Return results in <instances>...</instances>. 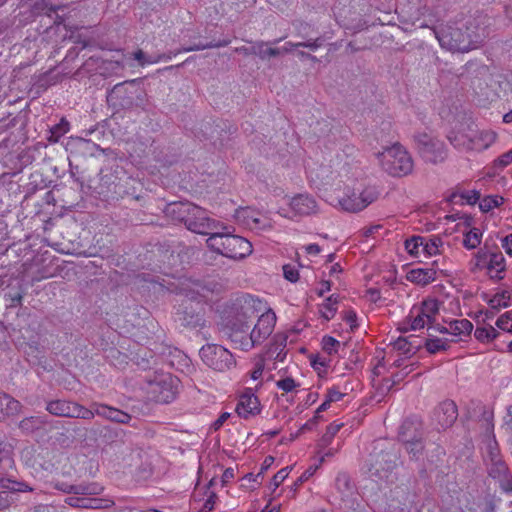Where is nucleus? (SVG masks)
Returning a JSON list of instances; mask_svg holds the SVG:
<instances>
[{
	"label": "nucleus",
	"mask_w": 512,
	"mask_h": 512,
	"mask_svg": "<svg viewBox=\"0 0 512 512\" xmlns=\"http://www.w3.org/2000/svg\"><path fill=\"white\" fill-rule=\"evenodd\" d=\"M93 407H96V414L98 416L108 420L122 424L128 423L131 420L129 414L105 404L93 403Z\"/></svg>",
	"instance_id": "nucleus-19"
},
{
	"label": "nucleus",
	"mask_w": 512,
	"mask_h": 512,
	"mask_svg": "<svg viewBox=\"0 0 512 512\" xmlns=\"http://www.w3.org/2000/svg\"><path fill=\"white\" fill-rule=\"evenodd\" d=\"M289 44L293 48H297V47L303 46V47L309 48L310 50H316L318 47H320L322 45V41H320V39H316L314 41L299 42V43H295V44L289 43Z\"/></svg>",
	"instance_id": "nucleus-53"
},
{
	"label": "nucleus",
	"mask_w": 512,
	"mask_h": 512,
	"mask_svg": "<svg viewBox=\"0 0 512 512\" xmlns=\"http://www.w3.org/2000/svg\"><path fill=\"white\" fill-rule=\"evenodd\" d=\"M510 297L506 292L497 293L489 300L491 309L500 310L509 306Z\"/></svg>",
	"instance_id": "nucleus-40"
},
{
	"label": "nucleus",
	"mask_w": 512,
	"mask_h": 512,
	"mask_svg": "<svg viewBox=\"0 0 512 512\" xmlns=\"http://www.w3.org/2000/svg\"><path fill=\"white\" fill-rule=\"evenodd\" d=\"M45 420L40 416H30L22 419L19 422V428L24 432H32L36 429H39L45 424Z\"/></svg>",
	"instance_id": "nucleus-35"
},
{
	"label": "nucleus",
	"mask_w": 512,
	"mask_h": 512,
	"mask_svg": "<svg viewBox=\"0 0 512 512\" xmlns=\"http://www.w3.org/2000/svg\"><path fill=\"white\" fill-rule=\"evenodd\" d=\"M311 181L322 186H338L362 179L364 172L354 162H342L332 160L329 163H322L309 171Z\"/></svg>",
	"instance_id": "nucleus-3"
},
{
	"label": "nucleus",
	"mask_w": 512,
	"mask_h": 512,
	"mask_svg": "<svg viewBox=\"0 0 512 512\" xmlns=\"http://www.w3.org/2000/svg\"><path fill=\"white\" fill-rule=\"evenodd\" d=\"M234 230L225 226L220 227L211 233L206 243L210 249L225 257L240 260L251 255L252 244L245 238L232 234Z\"/></svg>",
	"instance_id": "nucleus-4"
},
{
	"label": "nucleus",
	"mask_w": 512,
	"mask_h": 512,
	"mask_svg": "<svg viewBox=\"0 0 512 512\" xmlns=\"http://www.w3.org/2000/svg\"><path fill=\"white\" fill-rule=\"evenodd\" d=\"M22 404L6 393L0 392V420L21 412Z\"/></svg>",
	"instance_id": "nucleus-22"
},
{
	"label": "nucleus",
	"mask_w": 512,
	"mask_h": 512,
	"mask_svg": "<svg viewBox=\"0 0 512 512\" xmlns=\"http://www.w3.org/2000/svg\"><path fill=\"white\" fill-rule=\"evenodd\" d=\"M75 402L67 400H51L46 404V410L57 417H72Z\"/></svg>",
	"instance_id": "nucleus-24"
},
{
	"label": "nucleus",
	"mask_w": 512,
	"mask_h": 512,
	"mask_svg": "<svg viewBox=\"0 0 512 512\" xmlns=\"http://www.w3.org/2000/svg\"><path fill=\"white\" fill-rule=\"evenodd\" d=\"M343 319L350 326L351 330L357 327V316L354 311H346L344 313Z\"/></svg>",
	"instance_id": "nucleus-52"
},
{
	"label": "nucleus",
	"mask_w": 512,
	"mask_h": 512,
	"mask_svg": "<svg viewBox=\"0 0 512 512\" xmlns=\"http://www.w3.org/2000/svg\"><path fill=\"white\" fill-rule=\"evenodd\" d=\"M338 297L335 295L329 296L320 307V313L323 318L330 320L337 312Z\"/></svg>",
	"instance_id": "nucleus-34"
},
{
	"label": "nucleus",
	"mask_w": 512,
	"mask_h": 512,
	"mask_svg": "<svg viewBox=\"0 0 512 512\" xmlns=\"http://www.w3.org/2000/svg\"><path fill=\"white\" fill-rule=\"evenodd\" d=\"M73 413L71 418H81L85 420H91L95 417L96 414V407H93V404L91 405V409H88L78 403L75 402Z\"/></svg>",
	"instance_id": "nucleus-37"
},
{
	"label": "nucleus",
	"mask_w": 512,
	"mask_h": 512,
	"mask_svg": "<svg viewBox=\"0 0 512 512\" xmlns=\"http://www.w3.org/2000/svg\"><path fill=\"white\" fill-rule=\"evenodd\" d=\"M264 371V361L262 359L255 363V367L252 370L250 377L253 380H258L262 377Z\"/></svg>",
	"instance_id": "nucleus-50"
},
{
	"label": "nucleus",
	"mask_w": 512,
	"mask_h": 512,
	"mask_svg": "<svg viewBox=\"0 0 512 512\" xmlns=\"http://www.w3.org/2000/svg\"><path fill=\"white\" fill-rule=\"evenodd\" d=\"M330 404L331 403L328 402L327 399H325V401L317 408L316 415L312 418V421H317V419L319 418V414L321 412L326 411L330 407Z\"/></svg>",
	"instance_id": "nucleus-58"
},
{
	"label": "nucleus",
	"mask_w": 512,
	"mask_h": 512,
	"mask_svg": "<svg viewBox=\"0 0 512 512\" xmlns=\"http://www.w3.org/2000/svg\"><path fill=\"white\" fill-rule=\"evenodd\" d=\"M316 467H309L298 479L299 483L308 480L315 472Z\"/></svg>",
	"instance_id": "nucleus-61"
},
{
	"label": "nucleus",
	"mask_w": 512,
	"mask_h": 512,
	"mask_svg": "<svg viewBox=\"0 0 512 512\" xmlns=\"http://www.w3.org/2000/svg\"><path fill=\"white\" fill-rule=\"evenodd\" d=\"M339 347L340 342L331 336H325L322 340V348L329 355L336 354Z\"/></svg>",
	"instance_id": "nucleus-42"
},
{
	"label": "nucleus",
	"mask_w": 512,
	"mask_h": 512,
	"mask_svg": "<svg viewBox=\"0 0 512 512\" xmlns=\"http://www.w3.org/2000/svg\"><path fill=\"white\" fill-rule=\"evenodd\" d=\"M499 331L492 325L477 326L474 331L475 338L481 343H490L499 337Z\"/></svg>",
	"instance_id": "nucleus-29"
},
{
	"label": "nucleus",
	"mask_w": 512,
	"mask_h": 512,
	"mask_svg": "<svg viewBox=\"0 0 512 512\" xmlns=\"http://www.w3.org/2000/svg\"><path fill=\"white\" fill-rule=\"evenodd\" d=\"M512 163V149L502 154L495 160V164L500 167H506Z\"/></svg>",
	"instance_id": "nucleus-51"
},
{
	"label": "nucleus",
	"mask_w": 512,
	"mask_h": 512,
	"mask_svg": "<svg viewBox=\"0 0 512 512\" xmlns=\"http://www.w3.org/2000/svg\"><path fill=\"white\" fill-rule=\"evenodd\" d=\"M495 325H496L495 328L498 331L501 330L503 332L512 334V312L507 311V312L503 313L502 315H500L497 318Z\"/></svg>",
	"instance_id": "nucleus-39"
},
{
	"label": "nucleus",
	"mask_w": 512,
	"mask_h": 512,
	"mask_svg": "<svg viewBox=\"0 0 512 512\" xmlns=\"http://www.w3.org/2000/svg\"><path fill=\"white\" fill-rule=\"evenodd\" d=\"M275 324V313L262 300L248 295L227 325L226 334L234 348L250 351L271 335Z\"/></svg>",
	"instance_id": "nucleus-1"
},
{
	"label": "nucleus",
	"mask_w": 512,
	"mask_h": 512,
	"mask_svg": "<svg viewBox=\"0 0 512 512\" xmlns=\"http://www.w3.org/2000/svg\"><path fill=\"white\" fill-rule=\"evenodd\" d=\"M441 333L450 334L456 337L469 335L473 330V324L467 319H458L449 323L447 327H439Z\"/></svg>",
	"instance_id": "nucleus-21"
},
{
	"label": "nucleus",
	"mask_w": 512,
	"mask_h": 512,
	"mask_svg": "<svg viewBox=\"0 0 512 512\" xmlns=\"http://www.w3.org/2000/svg\"><path fill=\"white\" fill-rule=\"evenodd\" d=\"M199 353L204 364L215 371L223 372L236 364L232 353L221 345L207 344Z\"/></svg>",
	"instance_id": "nucleus-10"
},
{
	"label": "nucleus",
	"mask_w": 512,
	"mask_h": 512,
	"mask_svg": "<svg viewBox=\"0 0 512 512\" xmlns=\"http://www.w3.org/2000/svg\"><path fill=\"white\" fill-rule=\"evenodd\" d=\"M228 44V41L223 42H203L199 40L198 42H194L193 45L184 47L182 51L189 52V51H197V50H203L207 48H214V47H221Z\"/></svg>",
	"instance_id": "nucleus-41"
},
{
	"label": "nucleus",
	"mask_w": 512,
	"mask_h": 512,
	"mask_svg": "<svg viewBox=\"0 0 512 512\" xmlns=\"http://www.w3.org/2000/svg\"><path fill=\"white\" fill-rule=\"evenodd\" d=\"M425 348L430 354L446 351L449 348V341L446 338L429 337L425 340Z\"/></svg>",
	"instance_id": "nucleus-32"
},
{
	"label": "nucleus",
	"mask_w": 512,
	"mask_h": 512,
	"mask_svg": "<svg viewBox=\"0 0 512 512\" xmlns=\"http://www.w3.org/2000/svg\"><path fill=\"white\" fill-rule=\"evenodd\" d=\"M130 88H133V82H130L128 86L126 83L115 85L110 93L111 99L120 100L119 104L123 107L132 106L133 100L131 96L136 94L138 91L136 89L132 91Z\"/></svg>",
	"instance_id": "nucleus-20"
},
{
	"label": "nucleus",
	"mask_w": 512,
	"mask_h": 512,
	"mask_svg": "<svg viewBox=\"0 0 512 512\" xmlns=\"http://www.w3.org/2000/svg\"><path fill=\"white\" fill-rule=\"evenodd\" d=\"M231 416V414L229 412H224L222 413L218 419L214 422L213 426H214V429H219L226 421L227 419Z\"/></svg>",
	"instance_id": "nucleus-57"
},
{
	"label": "nucleus",
	"mask_w": 512,
	"mask_h": 512,
	"mask_svg": "<svg viewBox=\"0 0 512 512\" xmlns=\"http://www.w3.org/2000/svg\"><path fill=\"white\" fill-rule=\"evenodd\" d=\"M276 386L283 392L289 393L294 391L299 384L291 377H285L276 381Z\"/></svg>",
	"instance_id": "nucleus-43"
},
{
	"label": "nucleus",
	"mask_w": 512,
	"mask_h": 512,
	"mask_svg": "<svg viewBox=\"0 0 512 512\" xmlns=\"http://www.w3.org/2000/svg\"><path fill=\"white\" fill-rule=\"evenodd\" d=\"M438 423L441 427L451 426L457 419V406L453 401L447 400L442 402L436 412Z\"/></svg>",
	"instance_id": "nucleus-18"
},
{
	"label": "nucleus",
	"mask_w": 512,
	"mask_h": 512,
	"mask_svg": "<svg viewBox=\"0 0 512 512\" xmlns=\"http://www.w3.org/2000/svg\"><path fill=\"white\" fill-rule=\"evenodd\" d=\"M179 379L168 373L158 374L148 383V393L159 403H170L178 393Z\"/></svg>",
	"instance_id": "nucleus-9"
},
{
	"label": "nucleus",
	"mask_w": 512,
	"mask_h": 512,
	"mask_svg": "<svg viewBox=\"0 0 512 512\" xmlns=\"http://www.w3.org/2000/svg\"><path fill=\"white\" fill-rule=\"evenodd\" d=\"M51 129L54 133H56V138L62 137L69 131V122L65 119H61V121L54 125Z\"/></svg>",
	"instance_id": "nucleus-47"
},
{
	"label": "nucleus",
	"mask_w": 512,
	"mask_h": 512,
	"mask_svg": "<svg viewBox=\"0 0 512 512\" xmlns=\"http://www.w3.org/2000/svg\"><path fill=\"white\" fill-rule=\"evenodd\" d=\"M494 507L488 499L467 492H461L449 507V512H493Z\"/></svg>",
	"instance_id": "nucleus-15"
},
{
	"label": "nucleus",
	"mask_w": 512,
	"mask_h": 512,
	"mask_svg": "<svg viewBox=\"0 0 512 512\" xmlns=\"http://www.w3.org/2000/svg\"><path fill=\"white\" fill-rule=\"evenodd\" d=\"M274 462V458L272 456H267L262 464L261 472L258 473L255 477H259L265 470H267Z\"/></svg>",
	"instance_id": "nucleus-62"
},
{
	"label": "nucleus",
	"mask_w": 512,
	"mask_h": 512,
	"mask_svg": "<svg viewBox=\"0 0 512 512\" xmlns=\"http://www.w3.org/2000/svg\"><path fill=\"white\" fill-rule=\"evenodd\" d=\"M330 289H331V284H330V282H329V281H323V282L321 283V287H320V289L318 290V295H319V296H322L325 292L330 291Z\"/></svg>",
	"instance_id": "nucleus-63"
},
{
	"label": "nucleus",
	"mask_w": 512,
	"mask_h": 512,
	"mask_svg": "<svg viewBox=\"0 0 512 512\" xmlns=\"http://www.w3.org/2000/svg\"><path fill=\"white\" fill-rule=\"evenodd\" d=\"M423 244L424 237L413 236L405 241V249L411 256L415 258H420L423 256V252L421 251Z\"/></svg>",
	"instance_id": "nucleus-33"
},
{
	"label": "nucleus",
	"mask_w": 512,
	"mask_h": 512,
	"mask_svg": "<svg viewBox=\"0 0 512 512\" xmlns=\"http://www.w3.org/2000/svg\"><path fill=\"white\" fill-rule=\"evenodd\" d=\"M417 307L420 309V313H422V315L426 317L425 321H428L432 326L433 322L436 319V316L439 313L440 302L436 299L429 298L423 300L421 304Z\"/></svg>",
	"instance_id": "nucleus-26"
},
{
	"label": "nucleus",
	"mask_w": 512,
	"mask_h": 512,
	"mask_svg": "<svg viewBox=\"0 0 512 512\" xmlns=\"http://www.w3.org/2000/svg\"><path fill=\"white\" fill-rule=\"evenodd\" d=\"M487 455L486 460L487 462H492L496 460L497 458H501L499 454V449L497 446V443L493 439H489L487 442Z\"/></svg>",
	"instance_id": "nucleus-44"
},
{
	"label": "nucleus",
	"mask_w": 512,
	"mask_h": 512,
	"mask_svg": "<svg viewBox=\"0 0 512 512\" xmlns=\"http://www.w3.org/2000/svg\"><path fill=\"white\" fill-rule=\"evenodd\" d=\"M12 447L8 443L0 442V460L10 459Z\"/></svg>",
	"instance_id": "nucleus-56"
},
{
	"label": "nucleus",
	"mask_w": 512,
	"mask_h": 512,
	"mask_svg": "<svg viewBox=\"0 0 512 512\" xmlns=\"http://www.w3.org/2000/svg\"><path fill=\"white\" fill-rule=\"evenodd\" d=\"M305 251L310 255H318L321 252V248L318 244H309L305 246Z\"/></svg>",
	"instance_id": "nucleus-59"
},
{
	"label": "nucleus",
	"mask_w": 512,
	"mask_h": 512,
	"mask_svg": "<svg viewBox=\"0 0 512 512\" xmlns=\"http://www.w3.org/2000/svg\"><path fill=\"white\" fill-rule=\"evenodd\" d=\"M167 213L174 219L185 224L187 229L204 235H211L220 227V222L208 217L207 212L192 203H173L167 208Z\"/></svg>",
	"instance_id": "nucleus-5"
},
{
	"label": "nucleus",
	"mask_w": 512,
	"mask_h": 512,
	"mask_svg": "<svg viewBox=\"0 0 512 512\" xmlns=\"http://www.w3.org/2000/svg\"><path fill=\"white\" fill-rule=\"evenodd\" d=\"M390 458L391 457L388 454L382 455V460H385V466L382 467L383 470L388 471V470H391L393 468L394 465H393V463H392Z\"/></svg>",
	"instance_id": "nucleus-64"
},
{
	"label": "nucleus",
	"mask_w": 512,
	"mask_h": 512,
	"mask_svg": "<svg viewBox=\"0 0 512 512\" xmlns=\"http://www.w3.org/2000/svg\"><path fill=\"white\" fill-rule=\"evenodd\" d=\"M416 144L420 155L428 162L436 164L444 161L447 157L445 143L429 134L417 135Z\"/></svg>",
	"instance_id": "nucleus-12"
},
{
	"label": "nucleus",
	"mask_w": 512,
	"mask_h": 512,
	"mask_svg": "<svg viewBox=\"0 0 512 512\" xmlns=\"http://www.w3.org/2000/svg\"><path fill=\"white\" fill-rule=\"evenodd\" d=\"M385 365L382 362V360H378V363L374 366L372 370L373 378L372 383L373 386L379 389L382 393L388 392L393 382H391L389 379H379V376H381L384 373Z\"/></svg>",
	"instance_id": "nucleus-27"
},
{
	"label": "nucleus",
	"mask_w": 512,
	"mask_h": 512,
	"mask_svg": "<svg viewBox=\"0 0 512 512\" xmlns=\"http://www.w3.org/2000/svg\"><path fill=\"white\" fill-rule=\"evenodd\" d=\"M420 312L421 311L417 306H414L411 309V311L407 317L408 323L410 325V329L418 330V329H422L424 327L431 329L432 326L430 325V323L428 321H425L426 317L424 315H422V313H420Z\"/></svg>",
	"instance_id": "nucleus-30"
},
{
	"label": "nucleus",
	"mask_w": 512,
	"mask_h": 512,
	"mask_svg": "<svg viewBox=\"0 0 512 512\" xmlns=\"http://www.w3.org/2000/svg\"><path fill=\"white\" fill-rule=\"evenodd\" d=\"M319 210L317 201L308 194H298L288 202V209L279 208L278 214L284 218L294 220L297 217L309 216Z\"/></svg>",
	"instance_id": "nucleus-13"
},
{
	"label": "nucleus",
	"mask_w": 512,
	"mask_h": 512,
	"mask_svg": "<svg viewBox=\"0 0 512 512\" xmlns=\"http://www.w3.org/2000/svg\"><path fill=\"white\" fill-rule=\"evenodd\" d=\"M355 181L343 184L345 186L343 196L331 198L330 204L342 211L356 213L364 210L378 198V192L374 187H361V185L356 187Z\"/></svg>",
	"instance_id": "nucleus-7"
},
{
	"label": "nucleus",
	"mask_w": 512,
	"mask_h": 512,
	"mask_svg": "<svg viewBox=\"0 0 512 512\" xmlns=\"http://www.w3.org/2000/svg\"><path fill=\"white\" fill-rule=\"evenodd\" d=\"M379 166L393 177H403L413 171L414 163L409 152L399 143L384 147L374 153Z\"/></svg>",
	"instance_id": "nucleus-8"
},
{
	"label": "nucleus",
	"mask_w": 512,
	"mask_h": 512,
	"mask_svg": "<svg viewBox=\"0 0 512 512\" xmlns=\"http://www.w3.org/2000/svg\"><path fill=\"white\" fill-rule=\"evenodd\" d=\"M239 51L244 52L245 54H255L262 59L275 57L281 53L280 49L273 48L263 42L256 43L248 48H241Z\"/></svg>",
	"instance_id": "nucleus-25"
},
{
	"label": "nucleus",
	"mask_w": 512,
	"mask_h": 512,
	"mask_svg": "<svg viewBox=\"0 0 512 512\" xmlns=\"http://www.w3.org/2000/svg\"><path fill=\"white\" fill-rule=\"evenodd\" d=\"M443 245L442 240L439 237H424V244L421 248L423 252V257H431L441 252V247Z\"/></svg>",
	"instance_id": "nucleus-31"
},
{
	"label": "nucleus",
	"mask_w": 512,
	"mask_h": 512,
	"mask_svg": "<svg viewBox=\"0 0 512 512\" xmlns=\"http://www.w3.org/2000/svg\"><path fill=\"white\" fill-rule=\"evenodd\" d=\"M471 273L485 271L491 279L501 280L506 271V260L497 247H489L487 243L472 254L468 262Z\"/></svg>",
	"instance_id": "nucleus-6"
},
{
	"label": "nucleus",
	"mask_w": 512,
	"mask_h": 512,
	"mask_svg": "<svg viewBox=\"0 0 512 512\" xmlns=\"http://www.w3.org/2000/svg\"><path fill=\"white\" fill-rule=\"evenodd\" d=\"M501 246L506 254L512 257V233L501 238Z\"/></svg>",
	"instance_id": "nucleus-54"
},
{
	"label": "nucleus",
	"mask_w": 512,
	"mask_h": 512,
	"mask_svg": "<svg viewBox=\"0 0 512 512\" xmlns=\"http://www.w3.org/2000/svg\"><path fill=\"white\" fill-rule=\"evenodd\" d=\"M489 475L493 478L500 479L506 475L507 467L501 458H497L492 462H488Z\"/></svg>",
	"instance_id": "nucleus-38"
},
{
	"label": "nucleus",
	"mask_w": 512,
	"mask_h": 512,
	"mask_svg": "<svg viewBox=\"0 0 512 512\" xmlns=\"http://www.w3.org/2000/svg\"><path fill=\"white\" fill-rule=\"evenodd\" d=\"M447 138L460 152L481 153L495 143L497 133L490 129H479L473 124H462L454 128Z\"/></svg>",
	"instance_id": "nucleus-2"
},
{
	"label": "nucleus",
	"mask_w": 512,
	"mask_h": 512,
	"mask_svg": "<svg viewBox=\"0 0 512 512\" xmlns=\"http://www.w3.org/2000/svg\"><path fill=\"white\" fill-rule=\"evenodd\" d=\"M461 198L468 204H474L480 200V193L477 190L464 191L461 193Z\"/></svg>",
	"instance_id": "nucleus-48"
},
{
	"label": "nucleus",
	"mask_w": 512,
	"mask_h": 512,
	"mask_svg": "<svg viewBox=\"0 0 512 512\" xmlns=\"http://www.w3.org/2000/svg\"><path fill=\"white\" fill-rule=\"evenodd\" d=\"M283 273L284 277L291 282H296L298 280V271L290 265L283 266Z\"/></svg>",
	"instance_id": "nucleus-49"
},
{
	"label": "nucleus",
	"mask_w": 512,
	"mask_h": 512,
	"mask_svg": "<svg viewBox=\"0 0 512 512\" xmlns=\"http://www.w3.org/2000/svg\"><path fill=\"white\" fill-rule=\"evenodd\" d=\"M406 279L411 283L425 286L435 281L436 271L429 268L411 269L407 273Z\"/></svg>",
	"instance_id": "nucleus-23"
},
{
	"label": "nucleus",
	"mask_w": 512,
	"mask_h": 512,
	"mask_svg": "<svg viewBox=\"0 0 512 512\" xmlns=\"http://www.w3.org/2000/svg\"><path fill=\"white\" fill-rule=\"evenodd\" d=\"M9 298L11 301L10 306H17V305H21L23 296L21 293H15V294H9Z\"/></svg>",
	"instance_id": "nucleus-60"
},
{
	"label": "nucleus",
	"mask_w": 512,
	"mask_h": 512,
	"mask_svg": "<svg viewBox=\"0 0 512 512\" xmlns=\"http://www.w3.org/2000/svg\"><path fill=\"white\" fill-rule=\"evenodd\" d=\"M216 494L213 491H208V495L203 505L200 508V511L203 512H211L214 509L216 503Z\"/></svg>",
	"instance_id": "nucleus-46"
},
{
	"label": "nucleus",
	"mask_w": 512,
	"mask_h": 512,
	"mask_svg": "<svg viewBox=\"0 0 512 512\" xmlns=\"http://www.w3.org/2000/svg\"><path fill=\"white\" fill-rule=\"evenodd\" d=\"M480 34H435L440 46L452 53H465L478 47L479 41L472 36L478 37Z\"/></svg>",
	"instance_id": "nucleus-14"
},
{
	"label": "nucleus",
	"mask_w": 512,
	"mask_h": 512,
	"mask_svg": "<svg viewBox=\"0 0 512 512\" xmlns=\"http://www.w3.org/2000/svg\"><path fill=\"white\" fill-rule=\"evenodd\" d=\"M422 435V425L419 421L407 419L403 422L399 437L412 458H418L423 451Z\"/></svg>",
	"instance_id": "nucleus-11"
},
{
	"label": "nucleus",
	"mask_w": 512,
	"mask_h": 512,
	"mask_svg": "<svg viewBox=\"0 0 512 512\" xmlns=\"http://www.w3.org/2000/svg\"><path fill=\"white\" fill-rule=\"evenodd\" d=\"M290 470V467H285L274 475L271 482V487L273 491H275L279 487V485L285 480V478L289 475Z\"/></svg>",
	"instance_id": "nucleus-45"
},
{
	"label": "nucleus",
	"mask_w": 512,
	"mask_h": 512,
	"mask_svg": "<svg viewBox=\"0 0 512 512\" xmlns=\"http://www.w3.org/2000/svg\"><path fill=\"white\" fill-rule=\"evenodd\" d=\"M504 202V198L498 195L486 196L480 200L479 207L483 212H489L499 207Z\"/></svg>",
	"instance_id": "nucleus-36"
},
{
	"label": "nucleus",
	"mask_w": 512,
	"mask_h": 512,
	"mask_svg": "<svg viewBox=\"0 0 512 512\" xmlns=\"http://www.w3.org/2000/svg\"><path fill=\"white\" fill-rule=\"evenodd\" d=\"M235 218L239 223L252 230H265L272 227L267 218L263 217L255 209L249 207L237 209Z\"/></svg>",
	"instance_id": "nucleus-16"
},
{
	"label": "nucleus",
	"mask_w": 512,
	"mask_h": 512,
	"mask_svg": "<svg viewBox=\"0 0 512 512\" xmlns=\"http://www.w3.org/2000/svg\"><path fill=\"white\" fill-rule=\"evenodd\" d=\"M482 237V231L479 228L473 227L463 233L462 245L467 250H474L480 246Z\"/></svg>",
	"instance_id": "nucleus-28"
},
{
	"label": "nucleus",
	"mask_w": 512,
	"mask_h": 512,
	"mask_svg": "<svg viewBox=\"0 0 512 512\" xmlns=\"http://www.w3.org/2000/svg\"><path fill=\"white\" fill-rule=\"evenodd\" d=\"M343 396L344 394L341 393L339 390L332 388L328 390L326 399L328 400V402L332 403L341 400Z\"/></svg>",
	"instance_id": "nucleus-55"
},
{
	"label": "nucleus",
	"mask_w": 512,
	"mask_h": 512,
	"mask_svg": "<svg viewBox=\"0 0 512 512\" xmlns=\"http://www.w3.org/2000/svg\"><path fill=\"white\" fill-rule=\"evenodd\" d=\"M236 412L242 418H249L260 412V402L251 389H246L241 394L236 406Z\"/></svg>",
	"instance_id": "nucleus-17"
}]
</instances>
